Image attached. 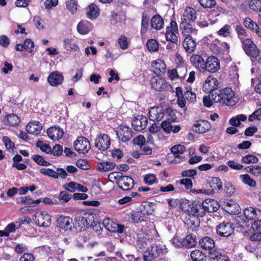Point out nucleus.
<instances>
[{
    "label": "nucleus",
    "instance_id": "1",
    "mask_svg": "<svg viewBox=\"0 0 261 261\" xmlns=\"http://www.w3.org/2000/svg\"><path fill=\"white\" fill-rule=\"evenodd\" d=\"M180 207L188 216H196L203 217L206 213L204 203L194 201L192 203L188 201H182L180 202Z\"/></svg>",
    "mask_w": 261,
    "mask_h": 261
},
{
    "label": "nucleus",
    "instance_id": "2",
    "mask_svg": "<svg viewBox=\"0 0 261 261\" xmlns=\"http://www.w3.org/2000/svg\"><path fill=\"white\" fill-rule=\"evenodd\" d=\"M234 95V92L229 87L224 88L218 92L215 91V93L211 94L214 102H221L228 106H234L237 102Z\"/></svg>",
    "mask_w": 261,
    "mask_h": 261
},
{
    "label": "nucleus",
    "instance_id": "3",
    "mask_svg": "<svg viewBox=\"0 0 261 261\" xmlns=\"http://www.w3.org/2000/svg\"><path fill=\"white\" fill-rule=\"evenodd\" d=\"M181 33L184 37L182 46L187 53H193L196 48V40L192 36H196L197 29L182 30Z\"/></svg>",
    "mask_w": 261,
    "mask_h": 261
},
{
    "label": "nucleus",
    "instance_id": "4",
    "mask_svg": "<svg viewBox=\"0 0 261 261\" xmlns=\"http://www.w3.org/2000/svg\"><path fill=\"white\" fill-rule=\"evenodd\" d=\"M109 178L115 180L119 188L124 191L129 190L134 186L133 178L129 176L123 175L121 172H112L109 175Z\"/></svg>",
    "mask_w": 261,
    "mask_h": 261
},
{
    "label": "nucleus",
    "instance_id": "5",
    "mask_svg": "<svg viewBox=\"0 0 261 261\" xmlns=\"http://www.w3.org/2000/svg\"><path fill=\"white\" fill-rule=\"evenodd\" d=\"M196 11L192 7H187L185 8L181 18L179 28L182 30L196 29L192 27L191 22H194L196 18Z\"/></svg>",
    "mask_w": 261,
    "mask_h": 261
},
{
    "label": "nucleus",
    "instance_id": "6",
    "mask_svg": "<svg viewBox=\"0 0 261 261\" xmlns=\"http://www.w3.org/2000/svg\"><path fill=\"white\" fill-rule=\"evenodd\" d=\"M166 252L167 248L165 245L153 244L150 247H147L144 251V259L145 261H153Z\"/></svg>",
    "mask_w": 261,
    "mask_h": 261
},
{
    "label": "nucleus",
    "instance_id": "7",
    "mask_svg": "<svg viewBox=\"0 0 261 261\" xmlns=\"http://www.w3.org/2000/svg\"><path fill=\"white\" fill-rule=\"evenodd\" d=\"M242 47L245 53L250 58L257 59L260 51L251 39L248 38L241 41Z\"/></svg>",
    "mask_w": 261,
    "mask_h": 261
},
{
    "label": "nucleus",
    "instance_id": "8",
    "mask_svg": "<svg viewBox=\"0 0 261 261\" xmlns=\"http://www.w3.org/2000/svg\"><path fill=\"white\" fill-rule=\"evenodd\" d=\"M165 33L166 39L167 41L177 44L179 42L177 34H178V25L176 21L171 20L170 25L166 28Z\"/></svg>",
    "mask_w": 261,
    "mask_h": 261
},
{
    "label": "nucleus",
    "instance_id": "9",
    "mask_svg": "<svg viewBox=\"0 0 261 261\" xmlns=\"http://www.w3.org/2000/svg\"><path fill=\"white\" fill-rule=\"evenodd\" d=\"M220 68V62L219 59L214 56H211L207 58L204 65V73L208 72L215 73Z\"/></svg>",
    "mask_w": 261,
    "mask_h": 261
},
{
    "label": "nucleus",
    "instance_id": "10",
    "mask_svg": "<svg viewBox=\"0 0 261 261\" xmlns=\"http://www.w3.org/2000/svg\"><path fill=\"white\" fill-rule=\"evenodd\" d=\"M117 135L123 142H128L133 137L131 128L124 124L119 125L117 128Z\"/></svg>",
    "mask_w": 261,
    "mask_h": 261
},
{
    "label": "nucleus",
    "instance_id": "11",
    "mask_svg": "<svg viewBox=\"0 0 261 261\" xmlns=\"http://www.w3.org/2000/svg\"><path fill=\"white\" fill-rule=\"evenodd\" d=\"M219 82L218 80L213 75L208 76L202 85L203 91L207 93H214L213 92L217 89Z\"/></svg>",
    "mask_w": 261,
    "mask_h": 261
},
{
    "label": "nucleus",
    "instance_id": "12",
    "mask_svg": "<svg viewBox=\"0 0 261 261\" xmlns=\"http://www.w3.org/2000/svg\"><path fill=\"white\" fill-rule=\"evenodd\" d=\"M35 218L36 223L39 226L48 227L51 224V216L45 212H37Z\"/></svg>",
    "mask_w": 261,
    "mask_h": 261
},
{
    "label": "nucleus",
    "instance_id": "13",
    "mask_svg": "<svg viewBox=\"0 0 261 261\" xmlns=\"http://www.w3.org/2000/svg\"><path fill=\"white\" fill-rule=\"evenodd\" d=\"M151 88L157 91L165 90L167 86V82L165 79L161 77L159 75L153 76L150 79Z\"/></svg>",
    "mask_w": 261,
    "mask_h": 261
},
{
    "label": "nucleus",
    "instance_id": "14",
    "mask_svg": "<svg viewBox=\"0 0 261 261\" xmlns=\"http://www.w3.org/2000/svg\"><path fill=\"white\" fill-rule=\"evenodd\" d=\"M232 223L229 222H223L217 227V233L221 236L226 237L229 236L233 232Z\"/></svg>",
    "mask_w": 261,
    "mask_h": 261
},
{
    "label": "nucleus",
    "instance_id": "15",
    "mask_svg": "<svg viewBox=\"0 0 261 261\" xmlns=\"http://www.w3.org/2000/svg\"><path fill=\"white\" fill-rule=\"evenodd\" d=\"M148 123L147 118L143 115H138L132 120V125L136 131H141L146 127Z\"/></svg>",
    "mask_w": 261,
    "mask_h": 261
},
{
    "label": "nucleus",
    "instance_id": "16",
    "mask_svg": "<svg viewBox=\"0 0 261 261\" xmlns=\"http://www.w3.org/2000/svg\"><path fill=\"white\" fill-rule=\"evenodd\" d=\"M149 119L153 121H160L164 118V110L162 107H152L148 112Z\"/></svg>",
    "mask_w": 261,
    "mask_h": 261
},
{
    "label": "nucleus",
    "instance_id": "17",
    "mask_svg": "<svg viewBox=\"0 0 261 261\" xmlns=\"http://www.w3.org/2000/svg\"><path fill=\"white\" fill-rule=\"evenodd\" d=\"M148 242V234L143 230H139L137 232V245L138 247L143 251H144L147 248Z\"/></svg>",
    "mask_w": 261,
    "mask_h": 261
},
{
    "label": "nucleus",
    "instance_id": "18",
    "mask_svg": "<svg viewBox=\"0 0 261 261\" xmlns=\"http://www.w3.org/2000/svg\"><path fill=\"white\" fill-rule=\"evenodd\" d=\"M211 128L210 123L206 120H199L193 125L194 131L198 133H204L208 132Z\"/></svg>",
    "mask_w": 261,
    "mask_h": 261
},
{
    "label": "nucleus",
    "instance_id": "19",
    "mask_svg": "<svg viewBox=\"0 0 261 261\" xmlns=\"http://www.w3.org/2000/svg\"><path fill=\"white\" fill-rule=\"evenodd\" d=\"M190 61L192 65L200 72L204 73L205 61L198 54L193 55Z\"/></svg>",
    "mask_w": 261,
    "mask_h": 261
},
{
    "label": "nucleus",
    "instance_id": "20",
    "mask_svg": "<svg viewBox=\"0 0 261 261\" xmlns=\"http://www.w3.org/2000/svg\"><path fill=\"white\" fill-rule=\"evenodd\" d=\"M47 134L50 139L53 141H58L63 137L64 132L60 127L53 126L47 129Z\"/></svg>",
    "mask_w": 261,
    "mask_h": 261
},
{
    "label": "nucleus",
    "instance_id": "21",
    "mask_svg": "<svg viewBox=\"0 0 261 261\" xmlns=\"http://www.w3.org/2000/svg\"><path fill=\"white\" fill-rule=\"evenodd\" d=\"M63 75L58 71H53L50 73L47 77V81L52 86H57L63 83Z\"/></svg>",
    "mask_w": 261,
    "mask_h": 261
},
{
    "label": "nucleus",
    "instance_id": "22",
    "mask_svg": "<svg viewBox=\"0 0 261 261\" xmlns=\"http://www.w3.org/2000/svg\"><path fill=\"white\" fill-rule=\"evenodd\" d=\"M243 24L245 28L250 30L252 32L256 33L257 36L261 37V29L260 30L258 24L249 17L244 19Z\"/></svg>",
    "mask_w": 261,
    "mask_h": 261
},
{
    "label": "nucleus",
    "instance_id": "23",
    "mask_svg": "<svg viewBox=\"0 0 261 261\" xmlns=\"http://www.w3.org/2000/svg\"><path fill=\"white\" fill-rule=\"evenodd\" d=\"M153 72L156 75H160L166 72V66L165 62L160 59L154 60L151 63Z\"/></svg>",
    "mask_w": 261,
    "mask_h": 261
},
{
    "label": "nucleus",
    "instance_id": "24",
    "mask_svg": "<svg viewBox=\"0 0 261 261\" xmlns=\"http://www.w3.org/2000/svg\"><path fill=\"white\" fill-rule=\"evenodd\" d=\"M42 125L39 121L30 122L26 126V130L29 134L38 135L41 133Z\"/></svg>",
    "mask_w": 261,
    "mask_h": 261
},
{
    "label": "nucleus",
    "instance_id": "25",
    "mask_svg": "<svg viewBox=\"0 0 261 261\" xmlns=\"http://www.w3.org/2000/svg\"><path fill=\"white\" fill-rule=\"evenodd\" d=\"M57 222L61 228L65 230L71 229L72 219L70 217L61 215L58 217Z\"/></svg>",
    "mask_w": 261,
    "mask_h": 261
},
{
    "label": "nucleus",
    "instance_id": "26",
    "mask_svg": "<svg viewBox=\"0 0 261 261\" xmlns=\"http://www.w3.org/2000/svg\"><path fill=\"white\" fill-rule=\"evenodd\" d=\"M111 139L109 136L105 134H100L95 139V147H110Z\"/></svg>",
    "mask_w": 261,
    "mask_h": 261
},
{
    "label": "nucleus",
    "instance_id": "27",
    "mask_svg": "<svg viewBox=\"0 0 261 261\" xmlns=\"http://www.w3.org/2000/svg\"><path fill=\"white\" fill-rule=\"evenodd\" d=\"M187 69L184 66H178L176 69H174L169 71V76L171 80L175 78L184 77L186 74Z\"/></svg>",
    "mask_w": 261,
    "mask_h": 261
},
{
    "label": "nucleus",
    "instance_id": "28",
    "mask_svg": "<svg viewBox=\"0 0 261 261\" xmlns=\"http://www.w3.org/2000/svg\"><path fill=\"white\" fill-rule=\"evenodd\" d=\"M34 48V42L31 39H27L23 44L18 43L15 45V49L17 51H21L24 49L31 53Z\"/></svg>",
    "mask_w": 261,
    "mask_h": 261
},
{
    "label": "nucleus",
    "instance_id": "29",
    "mask_svg": "<svg viewBox=\"0 0 261 261\" xmlns=\"http://www.w3.org/2000/svg\"><path fill=\"white\" fill-rule=\"evenodd\" d=\"M185 224L187 225L188 229L195 231L200 225V220L196 216H190L185 219Z\"/></svg>",
    "mask_w": 261,
    "mask_h": 261
},
{
    "label": "nucleus",
    "instance_id": "30",
    "mask_svg": "<svg viewBox=\"0 0 261 261\" xmlns=\"http://www.w3.org/2000/svg\"><path fill=\"white\" fill-rule=\"evenodd\" d=\"M100 10L94 3L90 4L87 8V17L91 19L94 20L99 15Z\"/></svg>",
    "mask_w": 261,
    "mask_h": 261
},
{
    "label": "nucleus",
    "instance_id": "31",
    "mask_svg": "<svg viewBox=\"0 0 261 261\" xmlns=\"http://www.w3.org/2000/svg\"><path fill=\"white\" fill-rule=\"evenodd\" d=\"M150 25L152 29L160 30L164 28V20L159 14H155L151 19Z\"/></svg>",
    "mask_w": 261,
    "mask_h": 261
},
{
    "label": "nucleus",
    "instance_id": "32",
    "mask_svg": "<svg viewBox=\"0 0 261 261\" xmlns=\"http://www.w3.org/2000/svg\"><path fill=\"white\" fill-rule=\"evenodd\" d=\"M200 246L205 250H211L214 248L215 243L214 239L209 237H204L199 241Z\"/></svg>",
    "mask_w": 261,
    "mask_h": 261
},
{
    "label": "nucleus",
    "instance_id": "33",
    "mask_svg": "<svg viewBox=\"0 0 261 261\" xmlns=\"http://www.w3.org/2000/svg\"><path fill=\"white\" fill-rule=\"evenodd\" d=\"M162 129L166 133H169L173 132L174 133H178L181 127L180 125L173 126L170 122L168 121H164L161 123V124Z\"/></svg>",
    "mask_w": 261,
    "mask_h": 261
},
{
    "label": "nucleus",
    "instance_id": "34",
    "mask_svg": "<svg viewBox=\"0 0 261 261\" xmlns=\"http://www.w3.org/2000/svg\"><path fill=\"white\" fill-rule=\"evenodd\" d=\"M206 212L213 213L216 212L219 208V205L217 201L214 200H206L203 202Z\"/></svg>",
    "mask_w": 261,
    "mask_h": 261
},
{
    "label": "nucleus",
    "instance_id": "35",
    "mask_svg": "<svg viewBox=\"0 0 261 261\" xmlns=\"http://www.w3.org/2000/svg\"><path fill=\"white\" fill-rule=\"evenodd\" d=\"M208 184L213 192L218 191L222 188V182L221 179L217 177L212 178L210 180Z\"/></svg>",
    "mask_w": 261,
    "mask_h": 261
},
{
    "label": "nucleus",
    "instance_id": "36",
    "mask_svg": "<svg viewBox=\"0 0 261 261\" xmlns=\"http://www.w3.org/2000/svg\"><path fill=\"white\" fill-rule=\"evenodd\" d=\"M116 166L115 163L112 162H102L97 163V167L100 171L106 172L113 169Z\"/></svg>",
    "mask_w": 261,
    "mask_h": 261
},
{
    "label": "nucleus",
    "instance_id": "37",
    "mask_svg": "<svg viewBox=\"0 0 261 261\" xmlns=\"http://www.w3.org/2000/svg\"><path fill=\"white\" fill-rule=\"evenodd\" d=\"M93 216L89 214H85L84 217H78V221L80 222L82 227H88L92 225L91 221H94Z\"/></svg>",
    "mask_w": 261,
    "mask_h": 261
},
{
    "label": "nucleus",
    "instance_id": "38",
    "mask_svg": "<svg viewBox=\"0 0 261 261\" xmlns=\"http://www.w3.org/2000/svg\"><path fill=\"white\" fill-rule=\"evenodd\" d=\"M235 31L241 42L248 38L247 31L241 24L236 25Z\"/></svg>",
    "mask_w": 261,
    "mask_h": 261
},
{
    "label": "nucleus",
    "instance_id": "39",
    "mask_svg": "<svg viewBox=\"0 0 261 261\" xmlns=\"http://www.w3.org/2000/svg\"><path fill=\"white\" fill-rule=\"evenodd\" d=\"M240 179L243 183L251 188H255L256 186V181L247 174L240 175Z\"/></svg>",
    "mask_w": 261,
    "mask_h": 261
},
{
    "label": "nucleus",
    "instance_id": "40",
    "mask_svg": "<svg viewBox=\"0 0 261 261\" xmlns=\"http://www.w3.org/2000/svg\"><path fill=\"white\" fill-rule=\"evenodd\" d=\"M165 117L167 118V120L165 121L170 122V123L175 122L177 119L174 111L170 107L166 108L165 110H164V117Z\"/></svg>",
    "mask_w": 261,
    "mask_h": 261
},
{
    "label": "nucleus",
    "instance_id": "41",
    "mask_svg": "<svg viewBox=\"0 0 261 261\" xmlns=\"http://www.w3.org/2000/svg\"><path fill=\"white\" fill-rule=\"evenodd\" d=\"M146 47L150 52H156L159 49V43L156 40L150 39L146 43Z\"/></svg>",
    "mask_w": 261,
    "mask_h": 261
},
{
    "label": "nucleus",
    "instance_id": "42",
    "mask_svg": "<svg viewBox=\"0 0 261 261\" xmlns=\"http://www.w3.org/2000/svg\"><path fill=\"white\" fill-rule=\"evenodd\" d=\"M244 215L248 220L255 219L257 216V211L252 207H249L244 210Z\"/></svg>",
    "mask_w": 261,
    "mask_h": 261
},
{
    "label": "nucleus",
    "instance_id": "43",
    "mask_svg": "<svg viewBox=\"0 0 261 261\" xmlns=\"http://www.w3.org/2000/svg\"><path fill=\"white\" fill-rule=\"evenodd\" d=\"M149 17L146 14H142L140 30L141 35L145 34L147 32L149 25Z\"/></svg>",
    "mask_w": 261,
    "mask_h": 261
},
{
    "label": "nucleus",
    "instance_id": "44",
    "mask_svg": "<svg viewBox=\"0 0 261 261\" xmlns=\"http://www.w3.org/2000/svg\"><path fill=\"white\" fill-rule=\"evenodd\" d=\"M197 243L196 238L191 234L187 235L184 238V247L191 248L194 247Z\"/></svg>",
    "mask_w": 261,
    "mask_h": 261
},
{
    "label": "nucleus",
    "instance_id": "45",
    "mask_svg": "<svg viewBox=\"0 0 261 261\" xmlns=\"http://www.w3.org/2000/svg\"><path fill=\"white\" fill-rule=\"evenodd\" d=\"M63 148H40L41 150L47 154L59 156L63 153Z\"/></svg>",
    "mask_w": 261,
    "mask_h": 261
},
{
    "label": "nucleus",
    "instance_id": "46",
    "mask_svg": "<svg viewBox=\"0 0 261 261\" xmlns=\"http://www.w3.org/2000/svg\"><path fill=\"white\" fill-rule=\"evenodd\" d=\"M191 257L193 261H203L205 255L201 251L196 249L191 252Z\"/></svg>",
    "mask_w": 261,
    "mask_h": 261
},
{
    "label": "nucleus",
    "instance_id": "47",
    "mask_svg": "<svg viewBox=\"0 0 261 261\" xmlns=\"http://www.w3.org/2000/svg\"><path fill=\"white\" fill-rule=\"evenodd\" d=\"M248 6L251 10L255 12H260L261 0H250Z\"/></svg>",
    "mask_w": 261,
    "mask_h": 261
},
{
    "label": "nucleus",
    "instance_id": "48",
    "mask_svg": "<svg viewBox=\"0 0 261 261\" xmlns=\"http://www.w3.org/2000/svg\"><path fill=\"white\" fill-rule=\"evenodd\" d=\"M7 122L10 126H16L19 124L20 121L19 117L15 114H10L7 116Z\"/></svg>",
    "mask_w": 261,
    "mask_h": 261
},
{
    "label": "nucleus",
    "instance_id": "49",
    "mask_svg": "<svg viewBox=\"0 0 261 261\" xmlns=\"http://www.w3.org/2000/svg\"><path fill=\"white\" fill-rule=\"evenodd\" d=\"M77 145L83 147H89L90 144L87 138L81 136L79 137L73 143V147H76Z\"/></svg>",
    "mask_w": 261,
    "mask_h": 261
},
{
    "label": "nucleus",
    "instance_id": "50",
    "mask_svg": "<svg viewBox=\"0 0 261 261\" xmlns=\"http://www.w3.org/2000/svg\"><path fill=\"white\" fill-rule=\"evenodd\" d=\"M186 89V91L184 94L186 98L191 102H195L196 100V95L195 93L192 91L191 87H187Z\"/></svg>",
    "mask_w": 261,
    "mask_h": 261
},
{
    "label": "nucleus",
    "instance_id": "51",
    "mask_svg": "<svg viewBox=\"0 0 261 261\" xmlns=\"http://www.w3.org/2000/svg\"><path fill=\"white\" fill-rule=\"evenodd\" d=\"M77 32L82 35H86L88 34L89 31V28L88 26V22L85 23L81 21L77 25Z\"/></svg>",
    "mask_w": 261,
    "mask_h": 261
},
{
    "label": "nucleus",
    "instance_id": "52",
    "mask_svg": "<svg viewBox=\"0 0 261 261\" xmlns=\"http://www.w3.org/2000/svg\"><path fill=\"white\" fill-rule=\"evenodd\" d=\"M66 6L67 9L72 14H75L77 9V3L75 0H68L66 2Z\"/></svg>",
    "mask_w": 261,
    "mask_h": 261
},
{
    "label": "nucleus",
    "instance_id": "53",
    "mask_svg": "<svg viewBox=\"0 0 261 261\" xmlns=\"http://www.w3.org/2000/svg\"><path fill=\"white\" fill-rule=\"evenodd\" d=\"M200 5L203 8H213L217 4L216 0H198Z\"/></svg>",
    "mask_w": 261,
    "mask_h": 261
},
{
    "label": "nucleus",
    "instance_id": "54",
    "mask_svg": "<svg viewBox=\"0 0 261 261\" xmlns=\"http://www.w3.org/2000/svg\"><path fill=\"white\" fill-rule=\"evenodd\" d=\"M218 20L217 18H215L214 20L212 19L208 18V20L205 19H200V20L198 22L197 25L200 28H204L207 27L209 25V24L213 25L218 22Z\"/></svg>",
    "mask_w": 261,
    "mask_h": 261
},
{
    "label": "nucleus",
    "instance_id": "55",
    "mask_svg": "<svg viewBox=\"0 0 261 261\" xmlns=\"http://www.w3.org/2000/svg\"><path fill=\"white\" fill-rule=\"evenodd\" d=\"M40 173L45 176H48L54 178H58L57 172L52 169L45 168H41L40 169Z\"/></svg>",
    "mask_w": 261,
    "mask_h": 261
},
{
    "label": "nucleus",
    "instance_id": "56",
    "mask_svg": "<svg viewBox=\"0 0 261 261\" xmlns=\"http://www.w3.org/2000/svg\"><path fill=\"white\" fill-rule=\"evenodd\" d=\"M16 226L15 224L12 223L9 224L5 229L4 230H0V236H8L10 232H13L15 231Z\"/></svg>",
    "mask_w": 261,
    "mask_h": 261
},
{
    "label": "nucleus",
    "instance_id": "57",
    "mask_svg": "<svg viewBox=\"0 0 261 261\" xmlns=\"http://www.w3.org/2000/svg\"><path fill=\"white\" fill-rule=\"evenodd\" d=\"M243 163L245 164L256 163L258 161V158L253 155L248 154L243 157L242 159Z\"/></svg>",
    "mask_w": 261,
    "mask_h": 261
},
{
    "label": "nucleus",
    "instance_id": "58",
    "mask_svg": "<svg viewBox=\"0 0 261 261\" xmlns=\"http://www.w3.org/2000/svg\"><path fill=\"white\" fill-rule=\"evenodd\" d=\"M33 160L38 165L47 166L50 165V163L46 161H45L43 158L39 155L35 154L32 156Z\"/></svg>",
    "mask_w": 261,
    "mask_h": 261
},
{
    "label": "nucleus",
    "instance_id": "59",
    "mask_svg": "<svg viewBox=\"0 0 261 261\" xmlns=\"http://www.w3.org/2000/svg\"><path fill=\"white\" fill-rule=\"evenodd\" d=\"M146 139L142 135H139L133 140V144L134 145H138L140 147H142L145 144Z\"/></svg>",
    "mask_w": 261,
    "mask_h": 261
},
{
    "label": "nucleus",
    "instance_id": "60",
    "mask_svg": "<svg viewBox=\"0 0 261 261\" xmlns=\"http://www.w3.org/2000/svg\"><path fill=\"white\" fill-rule=\"evenodd\" d=\"M231 33V27L229 24H225L218 32L219 35L226 37L229 35Z\"/></svg>",
    "mask_w": 261,
    "mask_h": 261
},
{
    "label": "nucleus",
    "instance_id": "61",
    "mask_svg": "<svg viewBox=\"0 0 261 261\" xmlns=\"http://www.w3.org/2000/svg\"><path fill=\"white\" fill-rule=\"evenodd\" d=\"M124 227L114 222L111 223V225L108 230L112 232L121 233L123 231Z\"/></svg>",
    "mask_w": 261,
    "mask_h": 261
},
{
    "label": "nucleus",
    "instance_id": "62",
    "mask_svg": "<svg viewBox=\"0 0 261 261\" xmlns=\"http://www.w3.org/2000/svg\"><path fill=\"white\" fill-rule=\"evenodd\" d=\"M156 181V176L153 174H147L144 177V181L148 185H151Z\"/></svg>",
    "mask_w": 261,
    "mask_h": 261
},
{
    "label": "nucleus",
    "instance_id": "63",
    "mask_svg": "<svg viewBox=\"0 0 261 261\" xmlns=\"http://www.w3.org/2000/svg\"><path fill=\"white\" fill-rule=\"evenodd\" d=\"M118 44L121 48L123 49H127L128 47L127 39L124 35H121L118 40Z\"/></svg>",
    "mask_w": 261,
    "mask_h": 261
},
{
    "label": "nucleus",
    "instance_id": "64",
    "mask_svg": "<svg viewBox=\"0 0 261 261\" xmlns=\"http://www.w3.org/2000/svg\"><path fill=\"white\" fill-rule=\"evenodd\" d=\"M171 241L172 244L176 247H184V238H181L179 237H175L172 239Z\"/></svg>",
    "mask_w": 261,
    "mask_h": 261
}]
</instances>
